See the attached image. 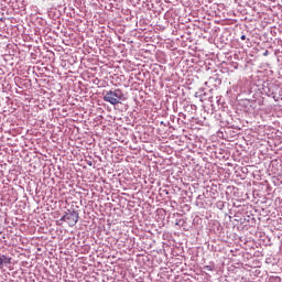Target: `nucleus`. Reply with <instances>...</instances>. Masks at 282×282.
Returning a JSON list of instances; mask_svg holds the SVG:
<instances>
[{"label":"nucleus","instance_id":"f257e3e1","mask_svg":"<svg viewBox=\"0 0 282 282\" xmlns=\"http://www.w3.org/2000/svg\"><path fill=\"white\" fill-rule=\"evenodd\" d=\"M122 90L120 88H116L115 90H108L106 91V95L104 96V101L109 102L112 106L120 105V101H122L123 98Z\"/></svg>","mask_w":282,"mask_h":282},{"label":"nucleus","instance_id":"f03ea898","mask_svg":"<svg viewBox=\"0 0 282 282\" xmlns=\"http://www.w3.org/2000/svg\"><path fill=\"white\" fill-rule=\"evenodd\" d=\"M79 214L76 210H67L64 216L61 218V221H66L70 227L78 224Z\"/></svg>","mask_w":282,"mask_h":282},{"label":"nucleus","instance_id":"7ed1b4c3","mask_svg":"<svg viewBox=\"0 0 282 282\" xmlns=\"http://www.w3.org/2000/svg\"><path fill=\"white\" fill-rule=\"evenodd\" d=\"M11 262H12V258L7 256L0 257V267H3V264H11Z\"/></svg>","mask_w":282,"mask_h":282},{"label":"nucleus","instance_id":"20e7f679","mask_svg":"<svg viewBox=\"0 0 282 282\" xmlns=\"http://www.w3.org/2000/svg\"><path fill=\"white\" fill-rule=\"evenodd\" d=\"M241 40H246V36H245V35H242V36H241Z\"/></svg>","mask_w":282,"mask_h":282}]
</instances>
